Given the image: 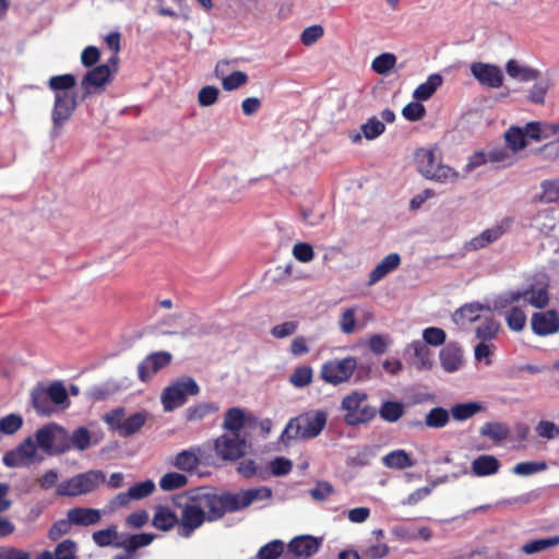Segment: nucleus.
Listing matches in <instances>:
<instances>
[{"label":"nucleus","mask_w":559,"mask_h":559,"mask_svg":"<svg viewBox=\"0 0 559 559\" xmlns=\"http://www.w3.org/2000/svg\"><path fill=\"white\" fill-rule=\"evenodd\" d=\"M155 538L151 533H139L124 537L120 543L116 544V548H123L127 552L131 554L141 547L150 545Z\"/></svg>","instance_id":"30"},{"label":"nucleus","mask_w":559,"mask_h":559,"mask_svg":"<svg viewBox=\"0 0 559 559\" xmlns=\"http://www.w3.org/2000/svg\"><path fill=\"white\" fill-rule=\"evenodd\" d=\"M510 429L507 425L498 421H489L481 426L480 435L498 443L508 438Z\"/></svg>","instance_id":"34"},{"label":"nucleus","mask_w":559,"mask_h":559,"mask_svg":"<svg viewBox=\"0 0 559 559\" xmlns=\"http://www.w3.org/2000/svg\"><path fill=\"white\" fill-rule=\"evenodd\" d=\"M557 546H559V535L530 540L522 546V551L526 555H533Z\"/></svg>","instance_id":"37"},{"label":"nucleus","mask_w":559,"mask_h":559,"mask_svg":"<svg viewBox=\"0 0 559 559\" xmlns=\"http://www.w3.org/2000/svg\"><path fill=\"white\" fill-rule=\"evenodd\" d=\"M47 85L53 93L51 108V133L58 135L78 108V94L73 91L76 78L71 73L51 76Z\"/></svg>","instance_id":"2"},{"label":"nucleus","mask_w":559,"mask_h":559,"mask_svg":"<svg viewBox=\"0 0 559 559\" xmlns=\"http://www.w3.org/2000/svg\"><path fill=\"white\" fill-rule=\"evenodd\" d=\"M531 328L538 336H548L559 332V313L556 310L535 312L531 318Z\"/></svg>","instance_id":"17"},{"label":"nucleus","mask_w":559,"mask_h":559,"mask_svg":"<svg viewBox=\"0 0 559 559\" xmlns=\"http://www.w3.org/2000/svg\"><path fill=\"white\" fill-rule=\"evenodd\" d=\"M321 539L311 535H300L294 537L287 545L288 551L296 557H311L318 552Z\"/></svg>","instance_id":"19"},{"label":"nucleus","mask_w":559,"mask_h":559,"mask_svg":"<svg viewBox=\"0 0 559 559\" xmlns=\"http://www.w3.org/2000/svg\"><path fill=\"white\" fill-rule=\"evenodd\" d=\"M294 258L301 263H309L314 258V251L308 242H297L293 247Z\"/></svg>","instance_id":"60"},{"label":"nucleus","mask_w":559,"mask_h":559,"mask_svg":"<svg viewBox=\"0 0 559 559\" xmlns=\"http://www.w3.org/2000/svg\"><path fill=\"white\" fill-rule=\"evenodd\" d=\"M386 467L403 469L414 465L413 460L404 450H394L383 457Z\"/></svg>","instance_id":"36"},{"label":"nucleus","mask_w":559,"mask_h":559,"mask_svg":"<svg viewBox=\"0 0 559 559\" xmlns=\"http://www.w3.org/2000/svg\"><path fill=\"white\" fill-rule=\"evenodd\" d=\"M520 300H524L534 308L542 309L549 302V293L544 285H531L525 289H514L500 294L496 297L493 306L504 308Z\"/></svg>","instance_id":"7"},{"label":"nucleus","mask_w":559,"mask_h":559,"mask_svg":"<svg viewBox=\"0 0 559 559\" xmlns=\"http://www.w3.org/2000/svg\"><path fill=\"white\" fill-rule=\"evenodd\" d=\"M356 368L357 359L353 356L334 358L322 364L320 377L326 383L341 384L352 378Z\"/></svg>","instance_id":"10"},{"label":"nucleus","mask_w":559,"mask_h":559,"mask_svg":"<svg viewBox=\"0 0 559 559\" xmlns=\"http://www.w3.org/2000/svg\"><path fill=\"white\" fill-rule=\"evenodd\" d=\"M508 147L512 153H516L526 146L525 133L522 128L512 127L504 134Z\"/></svg>","instance_id":"42"},{"label":"nucleus","mask_w":559,"mask_h":559,"mask_svg":"<svg viewBox=\"0 0 559 559\" xmlns=\"http://www.w3.org/2000/svg\"><path fill=\"white\" fill-rule=\"evenodd\" d=\"M443 79L438 73L430 74L427 80L419 84L413 92V97L418 102H426L432 97L436 91L441 86Z\"/></svg>","instance_id":"27"},{"label":"nucleus","mask_w":559,"mask_h":559,"mask_svg":"<svg viewBox=\"0 0 559 559\" xmlns=\"http://www.w3.org/2000/svg\"><path fill=\"white\" fill-rule=\"evenodd\" d=\"M243 413L239 408H230L225 415L224 428L237 433V431L243 426Z\"/></svg>","instance_id":"54"},{"label":"nucleus","mask_w":559,"mask_h":559,"mask_svg":"<svg viewBox=\"0 0 559 559\" xmlns=\"http://www.w3.org/2000/svg\"><path fill=\"white\" fill-rule=\"evenodd\" d=\"M93 540L99 547L115 546L120 543L119 535L116 526H109L105 530L96 531L93 533Z\"/></svg>","instance_id":"41"},{"label":"nucleus","mask_w":559,"mask_h":559,"mask_svg":"<svg viewBox=\"0 0 559 559\" xmlns=\"http://www.w3.org/2000/svg\"><path fill=\"white\" fill-rule=\"evenodd\" d=\"M450 423V412L443 407L431 408L425 417V426L432 429H440Z\"/></svg>","instance_id":"35"},{"label":"nucleus","mask_w":559,"mask_h":559,"mask_svg":"<svg viewBox=\"0 0 559 559\" xmlns=\"http://www.w3.org/2000/svg\"><path fill=\"white\" fill-rule=\"evenodd\" d=\"M488 160L508 167L515 163V157L506 148H495L488 153Z\"/></svg>","instance_id":"62"},{"label":"nucleus","mask_w":559,"mask_h":559,"mask_svg":"<svg viewBox=\"0 0 559 559\" xmlns=\"http://www.w3.org/2000/svg\"><path fill=\"white\" fill-rule=\"evenodd\" d=\"M324 35V28L320 24H314L306 27L301 35L300 40L305 46H311L321 39Z\"/></svg>","instance_id":"59"},{"label":"nucleus","mask_w":559,"mask_h":559,"mask_svg":"<svg viewBox=\"0 0 559 559\" xmlns=\"http://www.w3.org/2000/svg\"><path fill=\"white\" fill-rule=\"evenodd\" d=\"M415 165L426 179L441 183L454 182L460 174L451 167L443 165L437 151L433 148H418L414 154Z\"/></svg>","instance_id":"4"},{"label":"nucleus","mask_w":559,"mask_h":559,"mask_svg":"<svg viewBox=\"0 0 559 559\" xmlns=\"http://www.w3.org/2000/svg\"><path fill=\"white\" fill-rule=\"evenodd\" d=\"M365 139L371 141L379 138L385 130V124L377 117H371L360 127Z\"/></svg>","instance_id":"49"},{"label":"nucleus","mask_w":559,"mask_h":559,"mask_svg":"<svg viewBox=\"0 0 559 559\" xmlns=\"http://www.w3.org/2000/svg\"><path fill=\"white\" fill-rule=\"evenodd\" d=\"M248 82V75L243 71H234L222 78V87L226 92H233Z\"/></svg>","instance_id":"48"},{"label":"nucleus","mask_w":559,"mask_h":559,"mask_svg":"<svg viewBox=\"0 0 559 559\" xmlns=\"http://www.w3.org/2000/svg\"><path fill=\"white\" fill-rule=\"evenodd\" d=\"M187 483L188 478L183 474L171 472L160 478L159 486L165 491H171L185 487Z\"/></svg>","instance_id":"46"},{"label":"nucleus","mask_w":559,"mask_h":559,"mask_svg":"<svg viewBox=\"0 0 559 559\" xmlns=\"http://www.w3.org/2000/svg\"><path fill=\"white\" fill-rule=\"evenodd\" d=\"M248 444L238 433L223 435L215 440L214 449L223 460L235 461L246 454Z\"/></svg>","instance_id":"15"},{"label":"nucleus","mask_w":559,"mask_h":559,"mask_svg":"<svg viewBox=\"0 0 559 559\" xmlns=\"http://www.w3.org/2000/svg\"><path fill=\"white\" fill-rule=\"evenodd\" d=\"M284 549V542L281 539H273L259 549L257 559H277L283 555Z\"/></svg>","instance_id":"45"},{"label":"nucleus","mask_w":559,"mask_h":559,"mask_svg":"<svg viewBox=\"0 0 559 559\" xmlns=\"http://www.w3.org/2000/svg\"><path fill=\"white\" fill-rule=\"evenodd\" d=\"M405 350L406 353H412L415 357L414 365L417 369H430L432 367V352L424 342L419 340L413 341Z\"/></svg>","instance_id":"25"},{"label":"nucleus","mask_w":559,"mask_h":559,"mask_svg":"<svg viewBox=\"0 0 559 559\" xmlns=\"http://www.w3.org/2000/svg\"><path fill=\"white\" fill-rule=\"evenodd\" d=\"M401 264V255L396 252L385 255L369 273L368 286H373Z\"/></svg>","instance_id":"22"},{"label":"nucleus","mask_w":559,"mask_h":559,"mask_svg":"<svg viewBox=\"0 0 559 559\" xmlns=\"http://www.w3.org/2000/svg\"><path fill=\"white\" fill-rule=\"evenodd\" d=\"M69 522L76 526H91L100 522L102 513L98 509L75 507L67 512Z\"/></svg>","instance_id":"24"},{"label":"nucleus","mask_w":559,"mask_h":559,"mask_svg":"<svg viewBox=\"0 0 559 559\" xmlns=\"http://www.w3.org/2000/svg\"><path fill=\"white\" fill-rule=\"evenodd\" d=\"M445 338V332L440 328L430 326L423 331V340L426 345L440 346Z\"/></svg>","instance_id":"57"},{"label":"nucleus","mask_w":559,"mask_h":559,"mask_svg":"<svg viewBox=\"0 0 559 559\" xmlns=\"http://www.w3.org/2000/svg\"><path fill=\"white\" fill-rule=\"evenodd\" d=\"M105 481L104 472L98 469L87 471L60 483L57 487V495L62 497L86 495L97 489Z\"/></svg>","instance_id":"6"},{"label":"nucleus","mask_w":559,"mask_h":559,"mask_svg":"<svg viewBox=\"0 0 559 559\" xmlns=\"http://www.w3.org/2000/svg\"><path fill=\"white\" fill-rule=\"evenodd\" d=\"M70 448L84 451L91 445L90 430L83 426L76 428L69 437Z\"/></svg>","instance_id":"50"},{"label":"nucleus","mask_w":559,"mask_h":559,"mask_svg":"<svg viewBox=\"0 0 559 559\" xmlns=\"http://www.w3.org/2000/svg\"><path fill=\"white\" fill-rule=\"evenodd\" d=\"M496 349V346L491 343L481 342L475 346L474 356L478 362H484L485 365L491 364V356Z\"/></svg>","instance_id":"63"},{"label":"nucleus","mask_w":559,"mask_h":559,"mask_svg":"<svg viewBox=\"0 0 559 559\" xmlns=\"http://www.w3.org/2000/svg\"><path fill=\"white\" fill-rule=\"evenodd\" d=\"M342 407L346 411L345 423L349 426H357L372 420L377 415V409L367 403L365 393L354 392L347 395Z\"/></svg>","instance_id":"9"},{"label":"nucleus","mask_w":559,"mask_h":559,"mask_svg":"<svg viewBox=\"0 0 559 559\" xmlns=\"http://www.w3.org/2000/svg\"><path fill=\"white\" fill-rule=\"evenodd\" d=\"M128 490L129 496H131L132 500H141L143 498L148 497L155 490V484L153 480L147 479L134 484Z\"/></svg>","instance_id":"56"},{"label":"nucleus","mask_w":559,"mask_h":559,"mask_svg":"<svg viewBox=\"0 0 559 559\" xmlns=\"http://www.w3.org/2000/svg\"><path fill=\"white\" fill-rule=\"evenodd\" d=\"M506 72L510 79L518 82H531L539 78V70L532 68L516 59H510L506 63Z\"/></svg>","instance_id":"23"},{"label":"nucleus","mask_w":559,"mask_h":559,"mask_svg":"<svg viewBox=\"0 0 559 559\" xmlns=\"http://www.w3.org/2000/svg\"><path fill=\"white\" fill-rule=\"evenodd\" d=\"M171 359V354L166 350L151 353L138 365L139 380L151 381L154 374L170 364Z\"/></svg>","instance_id":"16"},{"label":"nucleus","mask_w":559,"mask_h":559,"mask_svg":"<svg viewBox=\"0 0 559 559\" xmlns=\"http://www.w3.org/2000/svg\"><path fill=\"white\" fill-rule=\"evenodd\" d=\"M483 411V405L478 402L459 403L451 407L450 415L454 420L464 421Z\"/></svg>","instance_id":"33"},{"label":"nucleus","mask_w":559,"mask_h":559,"mask_svg":"<svg viewBox=\"0 0 559 559\" xmlns=\"http://www.w3.org/2000/svg\"><path fill=\"white\" fill-rule=\"evenodd\" d=\"M226 513L239 511L249 507L254 501L266 500L272 497L269 487L251 488L238 493L224 492L221 495Z\"/></svg>","instance_id":"11"},{"label":"nucleus","mask_w":559,"mask_h":559,"mask_svg":"<svg viewBox=\"0 0 559 559\" xmlns=\"http://www.w3.org/2000/svg\"><path fill=\"white\" fill-rule=\"evenodd\" d=\"M328 416L323 411H311L288 420L281 435V441L287 444L296 439H312L321 433Z\"/></svg>","instance_id":"3"},{"label":"nucleus","mask_w":559,"mask_h":559,"mask_svg":"<svg viewBox=\"0 0 559 559\" xmlns=\"http://www.w3.org/2000/svg\"><path fill=\"white\" fill-rule=\"evenodd\" d=\"M380 417L388 423H395L404 415V404L395 401H385L379 409Z\"/></svg>","instance_id":"39"},{"label":"nucleus","mask_w":559,"mask_h":559,"mask_svg":"<svg viewBox=\"0 0 559 559\" xmlns=\"http://www.w3.org/2000/svg\"><path fill=\"white\" fill-rule=\"evenodd\" d=\"M469 69L474 79L485 87L499 88L503 84V72L496 64L478 61L473 62Z\"/></svg>","instance_id":"14"},{"label":"nucleus","mask_w":559,"mask_h":559,"mask_svg":"<svg viewBox=\"0 0 559 559\" xmlns=\"http://www.w3.org/2000/svg\"><path fill=\"white\" fill-rule=\"evenodd\" d=\"M199 386H166L162 394V403L166 412H171L186 403V396L194 395Z\"/></svg>","instance_id":"18"},{"label":"nucleus","mask_w":559,"mask_h":559,"mask_svg":"<svg viewBox=\"0 0 559 559\" xmlns=\"http://www.w3.org/2000/svg\"><path fill=\"white\" fill-rule=\"evenodd\" d=\"M45 391L48 395V399H50L51 403L53 404V407L63 405H69V399H68V392L66 390V386H44Z\"/></svg>","instance_id":"61"},{"label":"nucleus","mask_w":559,"mask_h":559,"mask_svg":"<svg viewBox=\"0 0 559 559\" xmlns=\"http://www.w3.org/2000/svg\"><path fill=\"white\" fill-rule=\"evenodd\" d=\"M146 416L143 413H134L124 418L120 437L127 438L138 432L145 424Z\"/></svg>","instance_id":"43"},{"label":"nucleus","mask_w":559,"mask_h":559,"mask_svg":"<svg viewBox=\"0 0 559 559\" xmlns=\"http://www.w3.org/2000/svg\"><path fill=\"white\" fill-rule=\"evenodd\" d=\"M513 219L511 217H504L496 222L492 226L483 230L479 235L472 238L465 243L467 251H476L486 248L490 243L499 240L512 226Z\"/></svg>","instance_id":"13"},{"label":"nucleus","mask_w":559,"mask_h":559,"mask_svg":"<svg viewBox=\"0 0 559 559\" xmlns=\"http://www.w3.org/2000/svg\"><path fill=\"white\" fill-rule=\"evenodd\" d=\"M500 323L493 319L486 320L476 329V337L484 342L495 338L499 332Z\"/></svg>","instance_id":"53"},{"label":"nucleus","mask_w":559,"mask_h":559,"mask_svg":"<svg viewBox=\"0 0 559 559\" xmlns=\"http://www.w3.org/2000/svg\"><path fill=\"white\" fill-rule=\"evenodd\" d=\"M37 461L36 444L32 437H27L14 449L5 452L2 462L7 467H28Z\"/></svg>","instance_id":"12"},{"label":"nucleus","mask_w":559,"mask_h":559,"mask_svg":"<svg viewBox=\"0 0 559 559\" xmlns=\"http://www.w3.org/2000/svg\"><path fill=\"white\" fill-rule=\"evenodd\" d=\"M547 468V463L545 461L534 462L526 461L520 462L513 467V473L520 476H530L538 472H543Z\"/></svg>","instance_id":"52"},{"label":"nucleus","mask_w":559,"mask_h":559,"mask_svg":"<svg viewBox=\"0 0 559 559\" xmlns=\"http://www.w3.org/2000/svg\"><path fill=\"white\" fill-rule=\"evenodd\" d=\"M200 453L201 450L199 448L182 450L176 455L174 466L183 472H192L197 469L201 463Z\"/></svg>","instance_id":"29"},{"label":"nucleus","mask_w":559,"mask_h":559,"mask_svg":"<svg viewBox=\"0 0 559 559\" xmlns=\"http://www.w3.org/2000/svg\"><path fill=\"white\" fill-rule=\"evenodd\" d=\"M338 325L344 334H353L356 331V309L344 308L340 316Z\"/></svg>","instance_id":"51"},{"label":"nucleus","mask_w":559,"mask_h":559,"mask_svg":"<svg viewBox=\"0 0 559 559\" xmlns=\"http://www.w3.org/2000/svg\"><path fill=\"white\" fill-rule=\"evenodd\" d=\"M534 81L535 83L530 88L527 97L532 103L543 105L545 103L548 91L554 85V81L550 75H546L544 78L539 76Z\"/></svg>","instance_id":"31"},{"label":"nucleus","mask_w":559,"mask_h":559,"mask_svg":"<svg viewBox=\"0 0 559 559\" xmlns=\"http://www.w3.org/2000/svg\"><path fill=\"white\" fill-rule=\"evenodd\" d=\"M488 311H490V307L488 305H483L480 302H471L462 306L454 312L453 322L456 325L464 328L467 324L477 321L481 317L483 312Z\"/></svg>","instance_id":"20"},{"label":"nucleus","mask_w":559,"mask_h":559,"mask_svg":"<svg viewBox=\"0 0 559 559\" xmlns=\"http://www.w3.org/2000/svg\"><path fill=\"white\" fill-rule=\"evenodd\" d=\"M219 91L213 85L202 87L198 93V103L201 107H210L218 99Z\"/></svg>","instance_id":"58"},{"label":"nucleus","mask_w":559,"mask_h":559,"mask_svg":"<svg viewBox=\"0 0 559 559\" xmlns=\"http://www.w3.org/2000/svg\"><path fill=\"white\" fill-rule=\"evenodd\" d=\"M119 70V57L111 56L107 63L90 69L81 79L82 97L102 94Z\"/></svg>","instance_id":"5"},{"label":"nucleus","mask_w":559,"mask_h":559,"mask_svg":"<svg viewBox=\"0 0 559 559\" xmlns=\"http://www.w3.org/2000/svg\"><path fill=\"white\" fill-rule=\"evenodd\" d=\"M499 468L500 462L493 455H480L472 462V472L478 477L493 475Z\"/></svg>","instance_id":"28"},{"label":"nucleus","mask_w":559,"mask_h":559,"mask_svg":"<svg viewBox=\"0 0 559 559\" xmlns=\"http://www.w3.org/2000/svg\"><path fill=\"white\" fill-rule=\"evenodd\" d=\"M178 523V518L175 512L168 508H159L153 518V525L162 531H169Z\"/></svg>","instance_id":"38"},{"label":"nucleus","mask_w":559,"mask_h":559,"mask_svg":"<svg viewBox=\"0 0 559 559\" xmlns=\"http://www.w3.org/2000/svg\"><path fill=\"white\" fill-rule=\"evenodd\" d=\"M22 416L17 414H9L0 418V432L3 435H13L22 427Z\"/></svg>","instance_id":"55"},{"label":"nucleus","mask_w":559,"mask_h":559,"mask_svg":"<svg viewBox=\"0 0 559 559\" xmlns=\"http://www.w3.org/2000/svg\"><path fill=\"white\" fill-rule=\"evenodd\" d=\"M539 200L544 203L559 202V180H544L540 183Z\"/></svg>","instance_id":"44"},{"label":"nucleus","mask_w":559,"mask_h":559,"mask_svg":"<svg viewBox=\"0 0 559 559\" xmlns=\"http://www.w3.org/2000/svg\"><path fill=\"white\" fill-rule=\"evenodd\" d=\"M425 114L426 109L418 100L408 103L402 109L403 117L408 121H418L425 116Z\"/></svg>","instance_id":"64"},{"label":"nucleus","mask_w":559,"mask_h":559,"mask_svg":"<svg viewBox=\"0 0 559 559\" xmlns=\"http://www.w3.org/2000/svg\"><path fill=\"white\" fill-rule=\"evenodd\" d=\"M35 439L36 448L43 449L48 454H60L70 450L68 431L55 423L37 429Z\"/></svg>","instance_id":"8"},{"label":"nucleus","mask_w":559,"mask_h":559,"mask_svg":"<svg viewBox=\"0 0 559 559\" xmlns=\"http://www.w3.org/2000/svg\"><path fill=\"white\" fill-rule=\"evenodd\" d=\"M225 514L221 495L212 489L199 488L182 509L179 534L182 537H190L205 521H217Z\"/></svg>","instance_id":"1"},{"label":"nucleus","mask_w":559,"mask_h":559,"mask_svg":"<svg viewBox=\"0 0 559 559\" xmlns=\"http://www.w3.org/2000/svg\"><path fill=\"white\" fill-rule=\"evenodd\" d=\"M440 365L447 372L459 371L464 365L462 348L453 343L443 347L439 354Z\"/></svg>","instance_id":"21"},{"label":"nucleus","mask_w":559,"mask_h":559,"mask_svg":"<svg viewBox=\"0 0 559 559\" xmlns=\"http://www.w3.org/2000/svg\"><path fill=\"white\" fill-rule=\"evenodd\" d=\"M396 61L397 59L395 55L391 52H383L372 60L371 69L377 74L386 75L394 69Z\"/></svg>","instance_id":"40"},{"label":"nucleus","mask_w":559,"mask_h":559,"mask_svg":"<svg viewBox=\"0 0 559 559\" xmlns=\"http://www.w3.org/2000/svg\"><path fill=\"white\" fill-rule=\"evenodd\" d=\"M78 545L72 539H64L59 543L55 551L44 550L35 557V559H78Z\"/></svg>","instance_id":"26"},{"label":"nucleus","mask_w":559,"mask_h":559,"mask_svg":"<svg viewBox=\"0 0 559 559\" xmlns=\"http://www.w3.org/2000/svg\"><path fill=\"white\" fill-rule=\"evenodd\" d=\"M32 401L35 409L39 415L49 416L56 412V407H53L50 399H48L44 386L34 388L32 391Z\"/></svg>","instance_id":"32"},{"label":"nucleus","mask_w":559,"mask_h":559,"mask_svg":"<svg viewBox=\"0 0 559 559\" xmlns=\"http://www.w3.org/2000/svg\"><path fill=\"white\" fill-rule=\"evenodd\" d=\"M506 322L513 332H521L526 324V314L519 307H513L506 313Z\"/></svg>","instance_id":"47"}]
</instances>
